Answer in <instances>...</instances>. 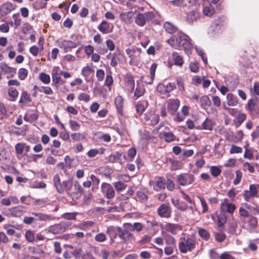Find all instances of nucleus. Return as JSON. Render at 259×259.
<instances>
[{
    "mask_svg": "<svg viewBox=\"0 0 259 259\" xmlns=\"http://www.w3.org/2000/svg\"><path fill=\"white\" fill-rule=\"evenodd\" d=\"M98 29L103 34H107L112 31L113 25L106 21H103L98 26Z\"/></svg>",
    "mask_w": 259,
    "mask_h": 259,
    "instance_id": "obj_15",
    "label": "nucleus"
},
{
    "mask_svg": "<svg viewBox=\"0 0 259 259\" xmlns=\"http://www.w3.org/2000/svg\"><path fill=\"white\" fill-rule=\"evenodd\" d=\"M198 198L200 201L201 204L203 208L202 212L203 213L206 212L208 210V207L205 200L202 197L198 196Z\"/></svg>",
    "mask_w": 259,
    "mask_h": 259,
    "instance_id": "obj_53",
    "label": "nucleus"
},
{
    "mask_svg": "<svg viewBox=\"0 0 259 259\" xmlns=\"http://www.w3.org/2000/svg\"><path fill=\"white\" fill-rule=\"evenodd\" d=\"M179 226L178 225H175L173 224L168 223L166 224L164 229L166 231L171 233L172 234H176L177 233V230L179 229Z\"/></svg>",
    "mask_w": 259,
    "mask_h": 259,
    "instance_id": "obj_29",
    "label": "nucleus"
},
{
    "mask_svg": "<svg viewBox=\"0 0 259 259\" xmlns=\"http://www.w3.org/2000/svg\"><path fill=\"white\" fill-rule=\"evenodd\" d=\"M22 208L23 207L22 206H18L12 208V215L15 217H21L23 214Z\"/></svg>",
    "mask_w": 259,
    "mask_h": 259,
    "instance_id": "obj_37",
    "label": "nucleus"
},
{
    "mask_svg": "<svg viewBox=\"0 0 259 259\" xmlns=\"http://www.w3.org/2000/svg\"><path fill=\"white\" fill-rule=\"evenodd\" d=\"M222 26V21L220 19L215 20L209 27V33L210 34H213L218 32Z\"/></svg>",
    "mask_w": 259,
    "mask_h": 259,
    "instance_id": "obj_18",
    "label": "nucleus"
},
{
    "mask_svg": "<svg viewBox=\"0 0 259 259\" xmlns=\"http://www.w3.org/2000/svg\"><path fill=\"white\" fill-rule=\"evenodd\" d=\"M242 177V173L240 170L236 171V177L233 181V184L235 185H238L240 183Z\"/></svg>",
    "mask_w": 259,
    "mask_h": 259,
    "instance_id": "obj_54",
    "label": "nucleus"
},
{
    "mask_svg": "<svg viewBox=\"0 0 259 259\" xmlns=\"http://www.w3.org/2000/svg\"><path fill=\"white\" fill-rule=\"evenodd\" d=\"M25 238L28 242H32L35 239L34 234L32 231L27 230L25 233Z\"/></svg>",
    "mask_w": 259,
    "mask_h": 259,
    "instance_id": "obj_45",
    "label": "nucleus"
},
{
    "mask_svg": "<svg viewBox=\"0 0 259 259\" xmlns=\"http://www.w3.org/2000/svg\"><path fill=\"white\" fill-rule=\"evenodd\" d=\"M71 137L72 140L75 141L82 140L85 139V136L79 133L71 134Z\"/></svg>",
    "mask_w": 259,
    "mask_h": 259,
    "instance_id": "obj_50",
    "label": "nucleus"
},
{
    "mask_svg": "<svg viewBox=\"0 0 259 259\" xmlns=\"http://www.w3.org/2000/svg\"><path fill=\"white\" fill-rule=\"evenodd\" d=\"M39 78L43 83L46 84H49L51 81L50 75L43 72L39 74Z\"/></svg>",
    "mask_w": 259,
    "mask_h": 259,
    "instance_id": "obj_41",
    "label": "nucleus"
},
{
    "mask_svg": "<svg viewBox=\"0 0 259 259\" xmlns=\"http://www.w3.org/2000/svg\"><path fill=\"white\" fill-rule=\"evenodd\" d=\"M41 48H39L36 46H33L29 49L30 53L33 56H36L38 55L39 52L41 51Z\"/></svg>",
    "mask_w": 259,
    "mask_h": 259,
    "instance_id": "obj_56",
    "label": "nucleus"
},
{
    "mask_svg": "<svg viewBox=\"0 0 259 259\" xmlns=\"http://www.w3.org/2000/svg\"><path fill=\"white\" fill-rule=\"evenodd\" d=\"M148 103L147 101L142 100L139 101L136 105L137 112L139 114H142L148 107Z\"/></svg>",
    "mask_w": 259,
    "mask_h": 259,
    "instance_id": "obj_23",
    "label": "nucleus"
},
{
    "mask_svg": "<svg viewBox=\"0 0 259 259\" xmlns=\"http://www.w3.org/2000/svg\"><path fill=\"white\" fill-rule=\"evenodd\" d=\"M235 204L229 203L228 199H225L221 203L220 208L222 211L232 213L236 209Z\"/></svg>",
    "mask_w": 259,
    "mask_h": 259,
    "instance_id": "obj_14",
    "label": "nucleus"
},
{
    "mask_svg": "<svg viewBox=\"0 0 259 259\" xmlns=\"http://www.w3.org/2000/svg\"><path fill=\"white\" fill-rule=\"evenodd\" d=\"M246 115L245 113L239 112L237 115L236 118L239 125H241L242 123L246 119Z\"/></svg>",
    "mask_w": 259,
    "mask_h": 259,
    "instance_id": "obj_55",
    "label": "nucleus"
},
{
    "mask_svg": "<svg viewBox=\"0 0 259 259\" xmlns=\"http://www.w3.org/2000/svg\"><path fill=\"white\" fill-rule=\"evenodd\" d=\"M227 221L226 217L224 214H219L218 216V225L221 227L224 226Z\"/></svg>",
    "mask_w": 259,
    "mask_h": 259,
    "instance_id": "obj_51",
    "label": "nucleus"
},
{
    "mask_svg": "<svg viewBox=\"0 0 259 259\" xmlns=\"http://www.w3.org/2000/svg\"><path fill=\"white\" fill-rule=\"evenodd\" d=\"M124 60L123 55L119 51L114 52L112 54L110 65L112 67H116L118 62H122Z\"/></svg>",
    "mask_w": 259,
    "mask_h": 259,
    "instance_id": "obj_17",
    "label": "nucleus"
},
{
    "mask_svg": "<svg viewBox=\"0 0 259 259\" xmlns=\"http://www.w3.org/2000/svg\"><path fill=\"white\" fill-rule=\"evenodd\" d=\"M145 89L143 84H140L137 83V87L135 91L134 95L136 98H138L142 96L145 93Z\"/></svg>",
    "mask_w": 259,
    "mask_h": 259,
    "instance_id": "obj_33",
    "label": "nucleus"
},
{
    "mask_svg": "<svg viewBox=\"0 0 259 259\" xmlns=\"http://www.w3.org/2000/svg\"><path fill=\"white\" fill-rule=\"evenodd\" d=\"M102 192L105 194L108 199H112L115 196V191L112 186L108 183H103L101 185Z\"/></svg>",
    "mask_w": 259,
    "mask_h": 259,
    "instance_id": "obj_12",
    "label": "nucleus"
},
{
    "mask_svg": "<svg viewBox=\"0 0 259 259\" xmlns=\"http://www.w3.org/2000/svg\"><path fill=\"white\" fill-rule=\"evenodd\" d=\"M239 213L240 217L244 218H247L250 217L249 212L245 208L240 207L239 208Z\"/></svg>",
    "mask_w": 259,
    "mask_h": 259,
    "instance_id": "obj_49",
    "label": "nucleus"
},
{
    "mask_svg": "<svg viewBox=\"0 0 259 259\" xmlns=\"http://www.w3.org/2000/svg\"><path fill=\"white\" fill-rule=\"evenodd\" d=\"M243 205L246 209L248 210L250 215H259V207L256 204H250L245 203Z\"/></svg>",
    "mask_w": 259,
    "mask_h": 259,
    "instance_id": "obj_19",
    "label": "nucleus"
},
{
    "mask_svg": "<svg viewBox=\"0 0 259 259\" xmlns=\"http://www.w3.org/2000/svg\"><path fill=\"white\" fill-rule=\"evenodd\" d=\"M242 152V149L241 147L236 146L235 145H233L230 149V154H235V153H241Z\"/></svg>",
    "mask_w": 259,
    "mask_h": 259,
    "instance_id": "obj_57",
    "label": "nucleus"
},
{
    "mask_svg": "<svg viewBox=\"0 0 259 259\" xmlns=\"http://www.w3.org/2000/svg\"><path fill=\"white\" fill-rule=\"evenodd\" d=\"M58 46L62 49L64 53L70 51L72 49L75 48L80 45L79 42H75L69 40L64 39L61 41H58Z\"/></svg>",
    "mask_w": 259,
    "mask_h": 259,
    "instance_id": "obj_7",
    "label": "nucleus"
},
{
    "mask_svg": "<svg viewBox=\"0 0 259 259\" xmlns=\"http://www.w3.org/2000/svg\"><path fill=\"white\" fill-rule=\"evenodd\" d=\"M163 237L167 245L176 246V240L173 236L167 234H164Z\"/></svg>",
    "mask_w": 259,
    "mask_h": 259,
    "instance_id": "obj_30",
    "label": "nucleus"
},
{
    "mask_svg": "<svg viewBox=\"0 0 259 259\" xmlns=\"http://www.w3.org/2000/svg\"><path fill=\"white\" fill-rule=\"evenodd\" d=\"M95 239L97 242H102L106 240V236L104 233H100L95 236Z\"/></svg>",
    "mask_w": 259,
    "mask_h": 259,
    "instance_id": "obj_58",
    "label": "nucleus"
},
{
    "mask_svg": "<svg viewBox=\"0 0 259 259\" xmlns=\"http://www.w3.org/2000/svg\"><path fill=\"white\" fill-rule=\"evenodd\" d=\"M24 144L18 143L15 146V150L17 154H21L24 150Z\"/></svg>",
    "mask_w": 259,
    "mask_h": 259,
    "instance_id": "obj_63",
    "label": "nucleus"
},
{
    "mask_svg": "<svg viewBox=\"0 0 259 259\" xmlns=\"http://www.w3.org/2000/svg\"><path fill=\"white\" fill-rule=\"evenodd\" d=\"M180 104L178 99H169L167 102V111L171 115H175Z\"/></svg>",
    "mask_w": 259,
    "mask_h": 259,
    "instance_id": "obj_10",
    "label": "nucleus"
},
{
    "mask_svg": "<svg viewBox=\"0 0 259 259\" xmlns=\"http://www.w3.org/2000/svg\"><path fill=\"white\" fill-rule=\"evenodd\" d=\"M77 214V212H66L63 213L62 217L66 220H73L76 219V216Z\"/></svg>",
    "mask_w": 259,
    "mask_h": 259,
    "instance_id": "obj_46",
    "label": "nucleus"
},
{
    "mask_svg": "<svg viewBox=\"0 0 259 259\" xmlns=\"http://www.w3.org/2000/svg\"><path fill=\"white\" fill-rule=\"evenodd\" d=\"M201 106L202 108L205 109L210 105L211 101L207 96H203L200 99Z\"/></svg>",
    "mask_w": 259,
    "mask_h": 259,
    "instance_id": "obj_36",
    "label": "nucleus"
},
{
    "mask_svg": "<svg viewBox=\"0 0 259 259\" xmlns=\"http://www.w3.org/2000/svg\"><path fill=\"white\" fill-rule=\"evenodd\" d=\"M189 68L191 71L193 72H197L199 70L198 64L197 62H191L189 65Z\"/></svg>",
    "mask_w": 259,
    "mask_h": 259,
    "instance_id": "obj_62",
    "label": "nucleus"
},
{
    "mask_svg": "<svg viewBox=\"0 0 259 259\" xmlns=\"http://www.w3.org/2000/svg\"><path fill=\"white\" fill-rule=\"evenodd\" d=\"M32 214L37 217L36 220L39 221H50L54 220L55 218L52 214H47L43 213L32 212Z\"/></svg>",
    "mask_w": 259,
    "mask_h": 259,
    "instance_id": "obj_20",
    "label": "nucleus"
},
{
    "mask_svg": "<svg viewBox=\"0 0 259 259\" xmlns=\"http://www.w3.org/2000/svg\"><path fill=\"white\" fill-rule=\"evenodd\" d=\"M189 107L186 105L183 106L181 109V113L178 112L174 120L177 122H181L184 120L185 117L189 114Z\"/></svg>",
    "mask_w": 259,
    "mask_h": 259,
    "instance_id": "obj_16",
    "label": "nucleus"
},
{
    "mask_svg": "<svg viewBox=\"0 0 259 259\" xmlns=\"http://www.w3.org/2000/svg\"><path fill=\"white\" fill-rule=\"evenodd\" d=\"M69 124L72 131H76L80 128V124L75 120H70Z\"/></svg>",
    "mask_w": 259,
    "mask_h": 259,
    "instance_id": "obj_48",
    "label": "nucleus"
},
{
    "mask_svg": "<svg viewBox=\"0 0 259 259\" xmlns=\"http://www.w3.org/2000/svg\"><path fill=\"white\" fill-rule=\"evenodd\" d=\"M249 218L250 219L248 220V224L251 229H254L256 228L257 226V219L256 218L252 215H250Z\"/></svg>",
    "mask_w": 259,
    "mask_h": 259,
    "instance_id": "obj_42",
    "label": "nucleus"
},
{
    "mask_svg": "<svg viewBox=\"0 0 259 259\" xmlns=\"http://www.w3.org/2000/svg\"><path fill=\"white\" fill-rule=\"evenodd\" d=\"M28 71L25 68H20L18 71V77L19 78L23 80L26 78L28 75Z\"/></svg>",
    "mask_w": 259,
    "mask_h": 259,
    "instance_id": "obj_47",
    "label": "nucleus"
},
{
    "mask_svg": "<svg viewBox=\"0 0 259 259\" xmlns=\"http://www.w3.org/2000/svg\"><path fill=\"white\" fill-rule=\"evenodd\" d=\"M59 68L58 67H55L52 70V81L55 84H58L61 80V72H58Z\"/></svg>",
    "mask_w": 259,
    "mask_h": 259,
    "instance_id": "obj_25",
    "label": "nucleus"
},
{
    "mask_svg": "<svg viewBox=\"0 0 259 259\" xmlns=\"http://www.w3.org/2000/svg\"><path fill=\"white\" fill-rule=\"evenodd\" d=\"M259 190L258 184H251L249 186V190L243 192V197L245 201H249L250 198L257 196Z\"/></svg>",
    "mask_w": 259,
    "mask_h": 259,
    "instance_id": "obj_8",
    "label": "nucleus"
},
{
    "mask_svg": "<svg viewBox=\"0 0 259 259\" xmlns=\"http://www.w3.org/2000/svg\"><path fill=\"white\" fill-rule=\"evenodd\" d=\"M123 104V100L121 96H117L115 99V105L118 112L122 110Z\"/></svg>",
    "mask_w": 259,
    "mask_h": 259,
    "instance_id": "obj_35",
    "label": "nucleus"
},
{
    "mask_svg": "<svg viewBox=\"0 0 259 259\" xmlns=\"http://www.w3.org/2000/svg\"><path fill=\"white\" fill-rule=\"evenodd\" d=\"M53 183L56 191L60 194H62L64 192L69 193L73 186L71 180H68L61 182L60 176L58 174H56L54 176L53 178Z\"/></svg>",
    "mask_w": 259,
    "mask_h": 259,
    "instance_id": "obj_2",
    "label": "nucleus"
},
{
    "mask_svg": "<svg viewBox=\"0 0 259 259\" xmlns=\"http://www.w3.org/2000/svg\"><path fill=\"white\" fill-rule=\"evenodd\" d=\"M175 88L176 85L174 83H168L166 85H165L163 83H160L158 85L157 90L158 92L161 94H164L165 93L171 92Z\"/></svg>",
    "mask_w": 259,
    "mask_h": 259,
    "instance_id": "obj_13",
    "label": "nucleus"
},
{
    "mask_svg": "<svg viewBox=\"0 0 259 259\" xmlns=\"http://www.w3.org/2000/svg\"><path fill=\"white\" fill-rule=\"evenodd\" d=\"M172 59L174 61V64L181 67L184 63L183 58L182 56L178 55L177 53H174L172 55Z\"/></svg>",
    "mask_w": 259,
    "mask_h": 259,
    "instance_id": "obj_32",
    "label": "nucleus"
},
{
    "mask_svg": "<svg viewBox=\"0 0 259 259\" xmlns=\"http://www.w3.org/2000/svg\"><path fill=\"white\" fill-rule=\"evenodd\" d=\"M178 183L181 186L192 184L194 181L193 175L189 174H182L177 176Z\"/></svg>",
    "mask_w": 259,
    "mask_h": 259,
    "instance_id": "obj_9",
    "label": "nucleus"
},
{
    "mask_svg": "<svg viewBox=\"0 0 259 259\" xmlns=\"http://www.w3.org/2000/svg\"><path fill=\"white\" fill-rule=\"evenodd\" d=\"M215 12L214 8L210 4L204 5H203V13L204 15L208 17H211Z\"/></svg>",
    "mask_w": 259,
    "mask_h": 259,
    "instance_id": "obj_27",
    "label": "nucleus"
},
{
    "mask_svg": "<svg viewBox=\"0 0 259 259\" xmlns=\"http://www.w3.org/2000/svg\"><path fill=\"white\" fill-rule=\"evenodd\" d=\"M164 28L165 31L170 34L175 32L177 30L176 26L168 22H166L164 24Z\"/></svg>",
    "mask_w": 259,
    "mask_h": 259,
    "instance_id": "obj_34",
    "label": "nucleus"
},
{
    "mask_svg": "<svg viewBox=\"0 0 259 259\" xmlns=\"http://www.w3.org/2000/svg\"><path fill=\"white\" fill-rule=\"evenodd\" d=\"M113 232L117 234V235L121 239L126 240L128 239L131 236V234L126 230H122L120 227H110L107 228V233L111 235V233Z\"/></svg>",
    "mask_w": 259,
    "mask_h": 259,
    "instance_id": "obj_6",
    "label": "nucleus"
},
{
    "mask_svg": "<svg viewBox=\"0 0 259 259\" xmlns=\"http://www.w3.org/2000/svg\"><path fill=\"white\" fill-rule=\"evenodd\" d=\"M199 17V12L197 10H193L189 12L186 16V21L188 23H192L196 21Z\"/></svg>",
    "mask_w": 259,
    "mask_h": 259,
    "instance_id": "obj_22",
    "label": "nucleus"
},
{
    "mask_svg": "<svg viewBox=\"0 0 259 259\" xmlns=\"http://www.w3.org/2000/svg\"><path fill=\"white\" fill-rule=\"evenodd\" d=\"M0 69L2 71L6 72V73H10L12 71H15V69L14 68L9 67L8 65L6 64H1L0 65Z\"/></svg>",
    "mask_w": 259,
    "mask_h": 259,
    "instance_id": "obj_59",
    "label": "nucleus"
},
{
    "mask_svg": "<svg viewBox=\"0 0 259 259\" xmlns=\"http://www.w3.org/2000/svg\"><path fill=\"white\" fill-rule=\"evenodd\" d=\"M244 136V134L242 131L239 130L237 131L235 133V140L234 141L235 142L241 141Z\"/></svg>",
    "mask_w": 259,
    "mask_h": 259,
    "instance_id": "obj_64",
    "label": "nucleus"
},
{
    "mask_svg": "<svg viewBox=\"0 0 259 259\" xmlns=\"http://www.w3.org/2000/svg\"><path fill=\"white\" fill-rule=\"evenodd\" d=\"M156 186L159 189H164L165 186V183L164 180L160 177L156 182Z\"/></svg>",
    "mask_w": 259,
    "mask_h": 259,
    "instance_id": "obj_60",
    "label": "nucleus"
},
{
    "mask_svg": "<svg viewBox=\"0 0 259 259\" xmlns=\"http://www.w3.org/2000/svg\"><path fill=\"white\" fill-rule=\"evenodd\" d=\"M215 122L208 118H206L202 123V128L208 131H212Z\"/></svg>",
    "mask_w": 259,
    "mask_h": 259,
    "instance_id": "obj_26",
    "label": "nucleus"
},
{
    "mask_svg": "<svg viewBox=\"0 0 259 259\" xmlns=\"http://www.w3.org/2000/svg\"><path fill=\"white\" fill-rule=\"evenodd\" d=\"M93 71L94 70L92 68L89 66H86L82 68L81 73L87 79V78L89 77Z\"/></svg>",
    "mask_w": 259,
    "mask_h": 259,
    "instance_id": "obj_44",
    "label": "nucleus"
},
{
    "mask_svg": "<svg viewBox=\"0 0 259 259\" xmlns=\"http://www.w3.org/2000/svg\"><path fill=\"white\" fill-rule=\"evenodd\" d=\"M94 224V222L91 221H88L85 222H83L80 224H79L78 227L81 230H85L88 228L91 227Z\"/></svg>",
    "mask_w": 259,
    "mask_h": 259,
    "instance_id": "obj_38",
    "label": "nucleus"
},
{
    "mask_svg": "<svg viewBox=\"0 0 259 259\" xmlns=\"http://www.w3.org/2000/svg\"><path fill=\"white\" fill-rule=\"evenodd\" d=\"M46 186V184L43 181H35L30 183L29 187L33 189H43Z\"/></svg>",
    "mask_w": 259,
    "mask_h": 259,
    "instance_id": "obj_31",
    "label": "nucleus"
},
{
    "mask_svg": "<svg viewBox=\"0 0 259 259\" xmlns=\"http://www.w3.org/2000/svg\"><path fill=\"white\" fill-rule=\"evenodd\" d=\"M162 137L167 142H170L174 140L175 136L171 132H164L162 134Z\"/></svg>",
    "mask_w": 259,
    "mask_h": 259,
    "instance_id": "obj_43",
    "label": "nucleus"
},
{
    "mask_svg": "<svg viewBox=\"0 0 259 259\" xmlns=\"http://www.w3.org/2000/svg\"><path fill=\"white\" fill-rule=\"evenodd\" d=\"M114 187L117 191H121L124 190L126 185L121 181H118L114 183Z\"/></svg>",
    "mask_w": 259,
    "mask_h": 259,
    "instance_id": "obj_52",
    "label": "nucleus"
},
{
    "mask_svg": "<svg viewBox=\"0 0 259 259\" xmlns=\"http://www.w3.org/2000/svg\"><path fill=\"white\" fill-rule=\"evenodd\" d=\"M157 212L161 218H169L171 216V210L169 205L162 204L157 208Z\"/></svg>",
    "mask_w": 259,
    "mask_h": 259,
    "instance_id": "obj_11",
    "label": "nucleus"
},
{
    "mask_svg": "<svg viewBox=\"0 0 259 259\" xmlns=\"http://www.w3.org/2000/svg\"><path fill=\"white\" fill-rule=\"evenodd\" d=\"M155 14L152 12L138 13L135 17V23L140 26H144L147 23L155 18Z\"/></svg>",
    "mask_w": 259,
    "mask_h": 259,
    "instance_id": "obj_4",
    "label": "nucleus"
},
{
    "mask_svg": "<svg viewBox=\"0 0 259 259\" xmlns=\"http://www.w3.org/2000/svg\"><path fill=\"white\" fill-rule=\"evenodd\" d=\"M188 36L182 32L172 36L167 42L171 47L178 50L183 49L186 54H189L192 48V44Z\"/></svg>",
    "mask_w": 259,
    "mask_h": 259,
    "instance_id": "obj_1",
    "label": "nucleus"
},
{
    "mask_svg": "<svg viewBox=\"0 0 259 259\" xmlns=\"http://www.w3.org/2000/svg\"><path fill=\"white\" fill-rule=\"evenodd\" d=\"M121 155L122 153L121 152H116L108 157V161L110 162H115L120 158Z\"/></svg>",
    "mask_w": 259,
    "mask_h": 259,
    "instance_id": "obj_39",
    "label": "nucleus"
},
{
    "mask_svg": "<svg viewBox=\"0 0 259 259\" xmlns=\"http://www.w3.org/2000/svg\"><path fill=\"white\" fill-rule=\"evenodd\" d=\"M138 198L142 201H146L148 199V196L143 191H139L137 192Z\"/></svg>",
    "mask_w": 259,
    "mask_h": 259,
    "instance_id": "obj_61",
    "label": "nucleus"
},
{
    "mask_svg": "<svg viewBox=\"0 0 259 259\" xmlns=\"http://www.w3.org/2000/svg\"><path fill=\"white\" fill-rule=\"evenodd\" d=\"M71 224L67 222H61L59 224H56L50 226L47 230L48 233L53 234H59L65 232L70 227Z\"/></svg>",
    "mask_w": 259,
    "mask_h": 259,
    "instance_id": "obj_5",
    "label": "nucleus"
},
{
    "mask_svg": "<svg viewBox=\"0 0 259 259\" xmlns=\"http://www.w3.org/2000/svg\"><path fill=\"white\" fill-rule=\"evenodd\" d=\"M210 171L214 177H217L221 174L222 170L219 166H211L210 167Z\"/></svg>",
    "mask_w": 259,
    "mask_h": 259,
    "instance_id": "obj_40",
    "label": "nucleus"
},
{
    "mask_svg": "<svg viewBox=\"0 0 259 259\" xmlns=\"http://www.w3.org/2000/svg\"><path fill=\"white\" fill-rule=\"evenodd\" d=\"M196 247V240L193 237H181L179 243L181 252L186 253L192 251Z\"/></svg>",
    "mask_w": 259,
    "mask_h": 259,
    "instance_id": "obj_3",
    "label": "nucleus"
},
{
    "mask_svg": "<svg viewBox=\"0 0 259 259\" xmlns=\"http://www.w3.org/2000/svg\"><path fill=\"white\" fill-rule=\"evenodd\" d=\"M227 104L230 106H235L238 104V99L236 96L232 94H228L227 95Z\"/></svg>",
    "mask_w": 259,
    "mask_h": 259,
    "instance_id": "obj_28",
    "label": "nucleus"
},
{
    "mask_svg": "<svg viewBox=\"0 0 259 259\" xmlns=\"http://www.w3.org/2000/svg\"><path fill=\"white\" fill-rule=\"evenodd\" d=\"M15 8L10 3H7L3 4L0 8V13L2 16L9 14Z\"/></svg>",
    "mask_w": 259,
    "mask_h": 259,
    "instance_id": "obj_21",
    "label": "nucleus"
},
{
    "mask_svg": "<svg viewBox=\"0 0 259 259\" xmlns=\"http://www.w3.org/2000/svg\"><path fill=\"white\" fill-rule=\"evenodd\" d=\"M257 107V102L253 99H250L248 100L246 105V109L248 110L249 113L252 115L253 112H254Z\"/></svg>",
    "mask_w": 259,
    "mask_h": 259,
    "instance_id": "obj_24",
    "label": "nucleus"
}]
</instances>
